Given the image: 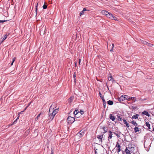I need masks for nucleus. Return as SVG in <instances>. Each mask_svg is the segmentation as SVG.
Listing matches in <instances>:
<instances>
[{"mask_svg":"<svg viewBox=\"0 0 154 154\" xmlns=\"http://www.w3.org/2000/svg\"><path fill=\"white\" fill-rule=\"evenodd\" d=\"M123 154H124V153H123Z\"/></svg>","mask_w":154,"mask_h":154,"instance_id":"55","label":"nucleus"},{"mask_svg":"<svg viewBox=\"0 0 154 154\" xmlns=\"http://www.w3.org/2000/svg\"><path fill=\"white\" fill-rule=\"evenodd\" d=\"M19 118V116H18V117L17 118V119L16 120H15V121L13 122V124H15V123H16V122H17V119H18Z\"/></svg>","mask_w":154,"mask_h":154,"instance_id":"37","label":"nucleus"},{"mask_svg":"<svg viewBox=\"0 0 154 154\" xmlns=\"http://www.w3.org/2000/svg\"><path fill=\"white\" fill-rule=\"evenodd\" d=\"M134 129L135 132H137L139 131L138 128L137 127H135L134 128Z\"/></svg>","mask_w":154,"mask_h":154,"instance_id":"24","label":"nucleus"},{"mask_svg":"<svg viewBox=\"0 0 154 154\" xmlns=\"http://www.w3.org/2000/svg\"><path fill=\"white\" fill-rule=\"evenodd\" d=\"M15 59H16V58L15 57H14L12 59V62L11 63V66H12L13 65V64L14 63V62L15 60Z\"/></svg>","mask_w":154,"mask_h":154,"instance_id":"31","label":"nucleus"},{"mask_svg":"<svg viewBox=\"0 0 154 154\" xmlns=\"http://www.w3.org/2000/svg\"><path fill=\"white\" fill-rule=\"evenodd\" d=\"M112 48H111V49L110 50V51L111 52H112V51H113V48H114V44H112Z\"/></svg>","mask_w":154,"mask_h":154,"instance_id":"36","label":"nucleus"},{"mask_svg":"<svg viewBox=\"0 0 154 154\" xmlns=\"http://www.w3.org/2000/svg\"><path fill=\"white\" fill-rule=\"evenodd\" d=\"M118 120L119 121H121L122 120H123L124 123L125 124V119L123 117L120 116H118Z\"/></svg>","mask_w":154,"mask_h":154,"instance_id":"11","label":"nucleus"},{"mask_svg":"<svg viewBox=\"0 0 154 154\" xmlns=\"http://www.w3.org/2000/svg\"><path fill=\"white\" fill-rule=\"evenodd\" d=\"M102 14L105 15L106 16H107V17H109L111 15V13L104 10L102 11Z\"/></svg>","mask_w":154,"mask_h":154,"instance_id":"6","label":"nucleus"},{"mask_svg":"<svg viewBox=\"0 0 154 154\" xmlns=\"http://www.w3.org/2000/svg\"><path fill=\"white\" fill-rule=\"evenodd\" d=\"M126 126L127 127H129L128 124L126 122Z\"/></svg>","mask_w":154,"mask_h":154,"instance_id":"46","label":"nucleus"},{"mask_svg":"<svg viewBox=\"0 0 154 154\" xmlns=\"http://www.w3.org/2000/svg\"><path fill=\"white\" fill-rule=\"evenodd\" d=\"M7 21V20H0V23H4V22H6Z\"/></svg>","mask_w":154,"mask_h":154,"instance_id":"39","label":"nucleus"},{"mask_svg":"<svg viewBox=\"0 0 154 154\" xmlns=\"http://www.w3.org/2000/svg\"><path fill=\"white\" fill-rule=\"evenodd\" d=\"M47 5L45 4H44V5L43 6V9H45L47 8Z\"/></svg>","mask_w":154,"mask_h":154,"instance_id":"35","label":"nucleus"},{"mask_svg":"<svg viewBox=\"0 0 154 154\" xmlns=\"http://www.w3.org/2000/svg\"><path fill=\"white\" fill-rule=\"evenodd\" d=\"M108 79L109 81H112V82H113V81H114L113 79V78L111 75H110V76H109L108 77Z\"/></svg>","mask_w":154,"mask_h":154,"instance_id":"23","label":"nucleus"},{"mask_svg":"<svg viewBox=\"0 0 154 154\" xmlns=\"http://www.w3.org/2000/svg\"><path fill=\"white\" fill-rule=\"evenodd\" d=\"M26 132H27V133H28V131H26Z\"/></svg>","mask_w":154,"mask_h":154,"instance_id":"52","label":"nucleus"},{"mask_svg":"<svg viewBox=\"0 0 154 154\" xmlns=\"http://www.w3.org/2000/svg\"><path fill=\"white\" fill-rule=\"evenodd\" d=\"M141 42L142 44H144V45H147V44L148 43V42H147L145 41H143V40H142L141 41Z\"/></svg>","mask_w":154,"mask_h":154,"instance_id":"28","label":"nucleus"},{"mask_svg":"<svg viewBox=\"0 0 154 154\" xmlns=\"http://www.w3.org/2000/svg\"><path fill=\"white\" fill-rule=\"evenodd\" d=\"M126 154H131L130 150H128L127 147L126 148Z\"/></svg>","mask_w":154,"mask_h":154,"instance_id":"25","label":"nucleus"},{"mask_svg":"<svg viewBox=\"0 0 154 154\" xmlns=\"http://www.w3.org/2000/svg\"><path fill=\"white\" fill-rule=\"evenodd\" d=\"M103 135H99L97 136V138L99 139V141L102 142V139L103 138Z\"/></svg>","mask_w":154,"mask_h":154,"instance_id":"14","label":"nucleus"},{"mask_svg":"<svg viewBox=\"0 0 154 154\" xmlns=\"http://www.w3.org/2000/svg\"><path fill=\"white\" fill-rule=\"evenodd\" d=\"M109 117L111 120L113 121L115 119V118L114 116H113L112 114H110L109 115Z\"/></svg>","mask_w":154,"mask_h":154,"instance_id":"17","label":"nucleus"},{"mask_svg":"<svg viewBox=\"0 0 154 154\" xmlns=\"http://www.w3.org/2000/svg\"><path fill=\"white\" fill-rule=\"evenodd\" d=\"M51 154H52V153H51Z\"/></svg>","mask_w":154,"mask_h":154,"instance_id":"54","label":"nucleus"},{"mask_svg":"<svg viewBox=\"0 0 154 154\" xmlns=\"http://www.w3.org/2000/svg\"><path fill=\"white\" fill-rule=\"evenodd\" d=\"M31 102L29 103V104L26 107V108L25 109H24V110H25L27 108L30 104H31Z\"/></svg>","mask_w":154,"mask_h":154,"instance_id":"42","label":"nucleus"},{"mask_svg":"<svg viewBox=\"0 0 154 154\" xmlns=\"http://www.w3.org/2000/svg\"><path fill=\"white\" fill-rule=\"evenodd\" d=\"M74 97L73 96H71L69 100V103H71L73 100Z\"/></svg>","mask_w":154,"mask_h":154,"instance_id":"22","label":"nucleus"},{"mask_svg":"<svg viewBox=\"0 0 154 154\" xmlns=\"http://www.w3.org/2000/svg\"><path fill=\"white\" fill-rule=\"evenodd\" d=\"M79 113H80V115L81 116L82 114L84 113V112L80 110V112H79Z\"/></svg>","mask_w":154,"mask_h":154,"instance_id":"38","label":"nucleus"},{"mask_svg":"<svg viewBox=\"0 0 154 154\" xmlns=\"http://www.w3.org/2000/svg\"><path fill=\"white\" fill-rule=\"evenodd\" d=\"M146 126L149 129H150V125L149 124V123L148 122H146Z\"/></svg>","mask_w":154,"mask_h":154,"instance_id":"27","label":"nucleus"},{"mask_svg":"<svg viewBox=\"0 0 154 154\" xmlns=\"http://www.w3.org/2000/svg\"><path fill=\"white\" fill-rule=\"evenodd\" d=\"M7 38V37L5 35L4 36L3 38H2V42L1 43H2L4 40H5Z\"/></svg>","mask_w":154,"mask_h":154,"instance_id":"33","label":"nucleus"},{"mask_svg":"<svg viewBox=\"0 0 154 154\" xmlns=\"http://www.w3.org/2000/svg\"><path fill=\"white\" fill-rule=\"evenodd\" d=\"M9 34L8 33H6V35H5V36L7 37L9 35Z\"/></svg>","mask_w":154,"mask_h":154,"instance_id":"45","label":"nucleus"},{"mask_svg":"<svg viewBox=\"0 0 154 154\" xmlns=\"http://www.w3.org/2000/svg\"><path fill=\"white\" fill-rule=\"evenodd\" d=\"M79 65H80V62H81V59H79Z\"/></svg>","mask_w":154,"mask_h":154,"instance_id":"48","label":"nucleus"},{"mask_svg":"<svg viewBox=\"0 0 154 154\" xmlns=\"http://www.w3.org/2000/svg\"><path fill=\"white\" fill-rule=\"evenodd\" d=\"M131 123H132L135 126H138V125L137 124V123L136 122L134 121H132V122H131Z\"/></svg>","mask_w":154,"mask_h":154,"instance_id":"26","label":"nucleus"},{"mask_svg":"<svg viewBox=\"0 0 154 154\" xmlns=\"http://www.w3.org/2000/svg\"><path fill=\"white\" fill-rule=\"evenodd\" d=\"M126 100H127V102L128 103H131L134 102V98L133 97H129L128 96L126 95Z\"/></svg>","mask_w":154,"mask_h":154,"instance_id":"3","label":"nucleus"},{"mask_svg":"<svg viewBox=\"0 0 154 154\" xmlns=\"http://www.w3.org/2000/svg\"><path fill=\"white\" fill-rule=\"evenodd\" d=\"M142 114L144 115H146V116L149 117L150 116L148 112L146 111H144L142 112Z\"/></svg>","mask_w":154,"mask_h":154,"instance_id":"15","label":"nucleus"},{"mask_svg":"<svg viewBox=\"0 0 154 154\" xmlns=\"http://www.w3.org/2000/svg\"><path fill=\"white\" fill-rule=\"evenodd\" d=\"M58 111V108H56L54 110H49V117L51 121L54 118L57 112Z\"/></svg>","mask_w":154,"mask_h":154,"instance_id":"1","label":"nucleus"},{"mask_svg":"<svg viewBox=\"0 0 154 154\" xmlns=\"http://www.w3.org/2000/svg\"><path fill=\"white\" fill-rule=\"evenodd\" d=\"M25 111V110H24L23 111H22L21 112H20V113H18V115H19V114H20V113H22V112H23Z\"/></svg>","mask_w":154,"mask_h":154,"instance_id":"47","label":"nucleus"},{"mask_svg":"<svg viewBox=\"0 0 154 154\" xmlns=\"http://www.w3.org/2000/svg\"><path fill=\"white\" fill-rule=\"evenodd\" d=\"M116 135L117 136V137H120L119 135L117 133L116 134Z\"/></svg>","mask_w":154,"mask_h":154,"instance_id":"49","label":"nucleus"},{"mask_svg":"<svg viewBox=\"0 0 154 154\" xmlns=\"http://www.w3.org/2000/svg\"><path fill=\"white\" fill-rule=\"evenodd\" d=\"M85 132L84 131L81 130L80 131L79 133H78L76 135V136H79L80 137H82L84 134Z\"/></svg>","mask_w":154,"mask_h":154,"instance_id":"7","label":"nucleus"},{"mask_svg":"<svg viewBox=\"0 0 154 154\" xmlns=\"http://www.w3.org/2000/svg\"><path fill=\"white\" fill-rule=\"evenodd\" d=\"M77 66V62H76V61L75 62V67H76Z\"/></svg>","mask_w":154,"mask_h":154,"instance_id":"50","label":"nucleus"},{"mask_svg":"<svg viewBox=\"0 0 154 154\" xmlns=\"http://www.w3.org/2000/svg\"><path fill=\"white\" fill-rule=\"evenodd\" d=\"M75 119L73 117L69 116L67 119V122L68 124H70L73 123L75 121Z\"/></svg>","mask_w":154,"mask_h":154,"instance_id":"2","label":"nucleus"},{"mask_svg":"<svg viewBox=\"0 0 154 154\" xmlns=\"http://www.w3.org/2000/svg\"><path fill=\"white\" fill-rule=\"evenodd\" d=\"M116 147L117 148L116 149L118 150V152H119L121 150V146L118 142L117 143Z\"/></svg>","mask_w":154,"mask_h":154,"instance_id":"8","label":"nucleus"},{"mask_svg":"<svg viewBox=\"0 0 154 154\" xmlns=\"http://www.w3.org/2000/svg\"><path fill=\"white\" fill-rule=\"evenodd\" d=\"M153 45L152 44H150V43H149L148 42L147 44V45L148 46H149V47H152V46Z\"/></svg>","mask_w":154,"mask_h":154,"instance_id":"34","label":"nucleus"},{"mask_svg":"<svg viewBox=\"0 0 154 154\" xmlns=\"http://www.w3.org/2000/svg\"><path fill=\"white\" fill-rule=\"evenodd\" d=\"M99 95L100 96V98L102 99H103L104 98L102 96V95L101 94L100 92L99 93Z\"/></svg>","mask_w":154,"mask_h":154,"instance_id":"32","label":"nucleus"},{"mask_svg":"<svg viewBox=\"0 0 154 154\" xmlns=\"http://www.w3.org/2000/svg\"><path fill=\"white\" fill-rule=\"evenodd\" d=\"M41 114V113H40L39 114H38V116H37V117H36L35 118V121H37L38 119V118L39 117Z\"/></svg>","mask_w":154,"mask_h":154,"instance_id":"29","label":"nucleus"},{"mask_svg":"<svg viewBox=\"0 0 154 154\" xmlns=\"http://www.w3.org/2000/svg\"><path fill=\"white\" fill-rule=\"evenodd\" d=\"M112 134H116H116H117V133H116L115 132H112Z\"/></svg>","mask_w":154,"mask_h":154,"instance_id":"51","label":"nucleus"},{"mask_svg":"<svg viewBox=\"0 0 154 154\" xmlns=\"http://www.w3.org/2000/svg\"><path fill=\"white\" fill-rule=\"evenodd\" d=\"M75 121H82L83 119V117H80L79 118V117H75Z\"/></svg>","mask_w":154,"mask_h":154,"instance_id":"18","label":"nucleus"},{"mask_svg":"<svg viewBox=\"0 0 154 154\" xmlns=\"http://www.w3.org/2000/svg\"><path fill=\"white\" fill-rule=\"evenodd\" d=\"M38 3H37V5L36 6L35 11H36V13L37 12V5H38Z\"/></svg>","mask_w":154,"mask_h":154,"instance_id":"43","label":"nucleus"},{"mask_svg":"<svg viewBox=\"0 0 154 154\" xmlns=\"http://www.w3.org/2000/svg\"><path fill=\"white\" fill-rule=\"evenodd\" d=\"M139 116V115L137 114L134 115L132 116V119H137L138 118V116Z\"/></svg>","mask_w":154,"mask_h":154,"instance_id":"21","label":"nucleus"},{"mask_svg":"<svg viewBox=\"0 0 154 154\" xmlns=\"http://www.w3.org/2000/svg\"><path fill=\"white\" fill-rule=\"evenodd\" d=\"M125 100V95H123L121 97H119L118 100L121 103L124 104L123 102Z\"/></svg>","mask_w":154,"mask_h":154,"instance_id":"5","label":"nucleus"},{"mask_svg":"<svg viewBox=\"0 0 154 154\" xmlns=\"http://www.w3.org/2000/svg\"><path fill=\"white\" fill-rule=\"evenodd\" d=\"M88 11V10H86V8H84L83 9V10L82 11L80 12V14H79L80 16H82V15L83 14H84V12L85 11Z\"/></svg>","mask_w":154,"mask_h":154,"instance_id":"12","label":"nucleus"},{"mask_svg":"<svg viewBox=\"0 0 154 154\" xmlns=\"http://www.w3.org/2000/svg\"><path fill=\"white\" fill-rule=\"evenodd\" d=\"M103 106H104V108H105L106 107V103H103Z\"/></svg>","mask_w":154,"mask_h":154,"instance_id":"44","label":"nucleus"},{"mask_svg":"<svg viewBox=\"0 0 154 154\" xmlns=\"http://www.w3.org/2000/svg\"><path fill=\"white\" fill-rule=\"evenodd\" d=\"M102 100L103 102V103H106V102L105 101L104 98Z\"/></svg>","mask_w":154,"mask_h":154,"instance_id":"40","label":"nucleus"},{"mask_svg":"<svg viewBox=\"0 0 154 154\" xmlns=\"http://www.w3.org/2000/svg\"><path fill=\"white\" fill-rule=\"evenodd\" d=\"M74 114L75 115V117H78L77 116V115H80V113H79V111L78 110H75L74 112Z\"/></svg>","mask_w":154,"mask_h":154,"instance_id":"9","label":"nucleus"},{"mask_svg":"<svg viewBox=\"0 0 154 154\" xmlns=\"http://www.w3.org/2000/svg\"><path fill=\"white\" fill-rule=\"evenodd\" d=\"M55 103L52 104L50 107L49 110H54L55 109V108H54V106H55ZM55 108H56V107H55Z\"/></svg>","mask_w":154,"mask_h":154,"instance_id":"10","label":"nucleus"},{"mask_svg":"<svg viewBox=\"0 0 154 154\" xmlns=\"http://www.w3.org/2000/svg\"><path fill=\"white\" fill-rule=\"evenodd\" d=\"M31 102L29 103V104L26 107V108L25 109H24V110H25L27 108L30 104H31Z\"/></svg>","mask_w":154,"mask_h":154,"instance_id":"41","label":"nucleus"},{"mask_svg":"<svg viewBox=\"0 0 154 154\" xmlns=\"http://www.w3.org/2000/svg\"><path fill=\"white\" fill-rule=\"evenodd\" d=\"M109 133L108 136V139H111L112 137V135H113V134L112 133V132L110 131H109Z\"/></svg>","mask_w":154,"mask_h":154,"instance_id":"16","label":"nucleus"},{"mask_svg":"<svg viewBox=\"0 0 154 154\" xmlns=\"http://www.w3.org/2000/svg\"><path fill=\"white\" fill-rule=\"evenodd\" d=\"M79 115H77V116H78V117H79V116H79Z\"/></svg>","mask_w":154,"mask_h":154,"instance_id":"53","label":"nucleus"},{"mask_svg":"<svg viewBox=\"0 0 154 154\" xmlns=\"http://www.w3.org/2000/svg\"><path fill=\"white\" fill-rule=\"evenodd\" d=\"M107 128L106 127H103L102 128V129L104 131V132H103V134H104L107 132Z\"/></svg>","mask_w":154,"mask_h":154,"instance_id":"20","label":"nucleus"},{"mask_svg":"<svg viewBox=\"0 0 154 154\" xmlns=\"http://www.w3.org/2000/svg\"><path fill=\"white\" fill-rule=\"evenodd\" d=\"M46 26H43L40 29V34L41 35H44L46 33Z\"/></svg>","mask_w":154,"mask_h":154,"instance_id":"4","label":"nucleus"},{"mask_svg":"<svg viewBox=\"0 0 154 154\" xmlns=\"http://www.w3.org/2000/svg\"><path fill=\"white\" fill-rule=\"evenodd\" d=\"M73 78H74V81L75 82H76V79H75V77H76V74L74 72V74H73Z\"/></svg>","mask_w":154,"mask_h":154,"instance_id":"30","label":"nucleus"},{"mask_svg":"<svg viewBox=\"0 0 154 154\" xmlns=\"http://www.w3.org/2000/svg\"><path fill=\"white\" fill-rule=\"evenodd\" d=\"M107 104L109 105H112L113 103V102L112 101L109 100L107 102Z\"/></svg>","mask_w":154,"mask_h":154,"instance_id":"19","label":"nucleus"},{"mask_svg":"<svg viewBox=\"0 0 154 154\" xmlns=\"http://www.w3.org/2000/svg\"><path fill=\"white\" fill-rule=\"evenodd\" d=\"M109 18L112 20H117V18L116 17L113 16V15H112V14H111V15L109 17Z\"/></svg>","mask_w":154,"mask_h":154,"instance_id":"13","label":"nucleus"}]
</instances>
